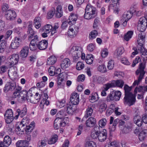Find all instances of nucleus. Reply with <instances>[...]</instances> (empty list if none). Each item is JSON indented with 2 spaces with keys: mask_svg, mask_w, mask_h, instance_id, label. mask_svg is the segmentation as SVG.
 Here are the masks:
<instances>
[{
  "mask_svg": "<svg viewBox=\"0 0 147 147\" xmlns=\"http://www.w3.org/2000/svg\"><path fill=\"white\" fill-rule=\"evenodd\" d=\"M82 50L80 47L73 46L70 49L69 51V54L73 59L74 61L76 62L80 57Z\"/></svg>",
  "mask_w": 147,
  "mask_h": 147,
  "instance_id": "7ed1b4c3",
  "label": "nucleus"
},
{
  "mask_svg": "<svg viewBox=\"0 0 147 147\" xmlns=\"http://www.w3.org/2000/svg\"><path fill=\"white\" fill-rule=\"evenodd\" d=\"M114 63L113 60L109 61L107 65V67L109 70H112L114 67Z\"/></svg>",
  "mask_w": 147,
  "mask_h": 147,
  "instance_id": "680f3d73",
  "label": "nucleus"
},
{
  "mask_svg": "<svg viewBox=\"0 0 147 147\" xmlns=\"http://www.w3.org/2000/svg\"><path fill=\"white\" fill-rule=\"evenodd\" d=\"M124 49L123 47H119L116 50L115 53V55L117 57H118L120 56L124 53Z\"/></svg>",
  "mask_w": 147,
  "mask_h": 147,
  "instance_id": "f704fd0d",
  "label": "nucleus"
},
{
  "mask_svg": "<svg viewBox=\"0 0 147 147\" xmlns=\"http://www.w3.org/2000/svg\"><path fill=\"white\" fill-rule=\"evenodd\" d=\"M11 138L8 136H6L4 138L3 144L5 147H8L11 144Z\"/></svg>",
  "mask_w": 147,
  "mask_h": 147,
  "instance_id": "2f4dec72",
  "label": "nucleus"
},
{
  "mask_svg": "<svg viewBox=\"0 0 147 147\" xmlns=\"http://www.w3.org/2000/svg\"><path fill=\"white\" fill-rule=\"evenodd\" d=\"M145 37L144 35H142L141 34H139L138 35V38L137 40L138 43V48L139 47H141L143 46V44L145 42Z\"/></svg>",
  "mask_w": 147,
  "mask_h": 147,
  "instance_id": "bb28decb",
  "label": "nucleus"
},
{
  "mask_svg": "<svg viewBox=\"0 0 147 147\" xmlns=\"http://www.w3.org/2000/svg\"><path fill=\"white\" fill-rule=\"evenodd\" d=\"M9 63L10 66H13L17 64L19 59V56L18 54H13L9 57Z\"/></svg>",
  "mask_w": 147,
  "mask_h": 147,
  "instance_id": "9b49d317",
  "label": "nucleus"
},
{
  "mask_svg": "<svg viewBox=\"0 0 147 147\" xmlns=\"http://www.w3.org/2000/svg\"><path fill=\"white\" fill-rule=\"evenodd\" d=\"M53 29L52 26L49 24L46 25L43 28V30H45V31L47 33H49L51 32Z\"/></svg>",
  "mask_w": 147,
  "mask_h": 147,
  "instance_id": "de8ad7c7",
  "label": "nucleus"
},
{
  "mask_svg": "<svg viewBox=\"0 0 147 147\" xmlns=\"http://www.w3.org/2000/svg\"><path fill=\"white\" fill-rule=\"evenodd\" d=\"M5 16L7 20L12 21L14 20L16 17V15L15 11L9 9L5 12Z\"/></svg>",
  "mask_w": 147,
  "mask_h": 147,
  "instance_id": "1a4fd4ad",
  "label": "nucleus"
},
{
  "mask_svg": "<svg viewBox=\"0 0 147 147\" xmlns=\"http://www.w3.org/2000/svg\"><path fill=\"white\" fill-rule=\"evenodd\" d=\"M97 15L96 8L90 4L87 5L85 9L84 17L85 19L89 20L95 18Z\"/></svg>",
  "mask_w": 147,
  "mask_h": 147,
  "instance_id": "f03ea898",
  "label": "nucleus"
},
{
  "mask_svg": "<svg viewBox=\"0 0 147 147\" xmlns=\"http://www.w3.org/2000/svg\"><path fill=\"white\" fill-rule=\"evenodd\" d=\"M96 123L95 119L94 117H90L86 122V125L87 127H91L93 126Z\"/></svg>",
  "mask_w": 147,
  "mask_h": 147,
  "instance_id": "a878e982",
  "label": "nucleus"
},
{
  "mask_svg": "<svg viewBox=\"0 0 147 147\" xmlns=\"http://www.w3.org/2000/svg\"><path fill=\"white\" fill-rule=\"evenodd\" d=\"M133 15V13L130 11H126L123 15V25L125 26L127 24V22L131 19Z\"/></svg>",
  "mask_w": 147,
  "mask_h": 147,
  "instance_id": "2eb2a0df",
  "label": "nucleus"
},
{
  "mask_svg": "<svg viewBox=\"0 0 147 147\" xmlns=\"http://www.w3.org/2000/svg\"><path fill=\"white\" fill-rule=\"evenodd\" d=\"M22 42L21 39L18 37H16L14 40H12L11 47L13 49H16L20 45V43Z\"/></svg>",
  "mask_w": 147,
  "mask_h": 147,
  "instance_id": "6ab92c4d",
  "label": "nucleus"
},
{
  "mask_svg": "<svg viewBox=\"0 0 147 147\" xmlns=\"http://www.w3.org/2000/svg\"><path fill=\"white\" fill-rule=\"evenodd\" d=\"M85 147H96V145L94 142L88 141L86 143Z\"/></svg>",
  "mask_w": 147,
  "mask_h": 147,
  "instance_id": "13d9d810",
  "label": "nucleus"
},
{
  "mask_svg": "<svg viewBox=\"0 0 147 147\" xmlns=\"http://www.w3.org/2000/svg\"><path fill=\"white\" fill-rule=\"evenodd\" d=\"M107 131L105 129H103L102 131H100L98 138L99 140L101 142L104 141L107 138Z\"/></svg>",
  "mask_w": 147,
  "mask_h": 147,
  "instance_id": "412c9836",
  "label": "nucleus"
},
{
  "mask_svg": "<svg viewBox=\"0 0 147 147\" xmlns=\"http://www.w3.org/2000/svg\"><path fill=\"white\" fill-rule=\"evenodd\" d=\"M67 124L66 121L62 120L61 119L56 118L55 120L54 123V127L56 129H58L60 127H63Z\"/></svg>",
  "mask_w": 147,
  "mask_h": 147,
  "instance_id": "423d86ee",
  "label": "nucleus"
},
{
  "mask_svg": "<svg viewBox=\"0 0 147 147\" xmlns=\"http://www.w3.org/2000/svg\"><path fill=\"white\" fill-rule=\"evenodd\" d=\"M22 126H20V125L16 126V131L17 132V133L18 134H22V132L24 131V128H21V127Z\"/></svg>",
  "mask_w": 147,
  "mask_h": 147,
  "instance_id": "864d4df0",
  "label": "nucleus"
},
{
  "mask_svg": "<svg viewBox=\"0 0 147 147\" xmlns=\"http://www.w3.org/2000/svg\"><path fill=\"white\" fill-rule=\"evenodd\" d=\"M93 57L92 55H88L86 58V61L87 64H91L93 62Z\"/></svg>",
  "mask_w": 147,
  "mask_h": 147,
  "instance_id": "58836bf2",
  "label": "nucleus"
},
{
  "mask_svg": "<svg viewBox=\"0 0 147 147\" xmlns=\"http://www.w3.org/2000/svg\"><path fill=\"white\" fill-rule=\"evenodd\" d=\"M124 89L125 92L123 101L124 104L129 106L133 105L135 102L136 98L135 95L130 92L131 88L125 85Z\"/></svg>",
  "mask_w": 147,
  "mask_h": 147,
  "instance_id": "f257e3e1",
  "label": "nucleus"
},
{
  "mask_svg": "<svg viewBox=\"0 0 147 147\" xmlns=\"http://www.w3.org/2000/svg\"><path fill=\"white\" fill-rule=\"evenodd\" d=\"M84 64L83 63L78 62L76 65V69L78 70H80L84 68Z\"/></svg>",
  "mask_w": 147,
  "mask_h": 147,
  "instance_id": "338daca9",
  "label": "nucleus"
},
{
  "mask_svg": "<svg viewBox=\"0 0 147 147\" xmlns=\"http://www.w3.org/2000/svg\"><path fill=\"white\" fill-rule=\"evenodd\" d=\"M146 137V133L144 131H141L139 135V139L141 141L144 140Z\"/></svg>",
  "mask_w": 147,
  "mask_h": 147,
  "instance_id": "603ef678",
  "label": "nucleus"
},
{
  "mask_svg": "<svg viewBox=\"0 0 147 147\" xmlns=\"http://www.w3.org/2000/svg\"><path fill=\"white\" fill-rule=\"evenodd\" d=\"M56 69L55 67L53 66L50 67L49 69V72L50 75L51 76H53L56 72Z\"/></svg>",
  "mask_w": 147,
  "mask_h": 147,
  "instance_id": "4d7b16f0",
  "label": "nucleus"
},
{
  "mask_svg": "<svg viewBox=\"0 0 147 147\" xmlns=\"http://www.w3.org/2000/svg\"><path fill=\"white\" fill-rule=\"evenodd\" d=\"M26 92L24 90H23L20 92L15 91L13 93V97L17 98L18 101L21 102H23V96L26 94Z\"/></svg>",
  "mask_w": 147,
  "mask_h": 147,
  "instance_id": "4468645a",
  "label": "nucleus"
},
{
  "mask_svg": "<svg viewBox=\"0 0 147 147\" xmlns=\"http://www.w3.org/2000/svg\"><path fill=\"white\" fill-rule=\"evenodd\" d=\"M147 27V18L145 17L140 18L137 26L138 29L140 31L143 32Z\"/></svg>",
  "mask_w": 147,
  "mask_h": 147,
  "instance_id": "39448f33",
  "label": "nucleus"
},
{
  "mask_svg": "<svg viewBox=\"0 0 147 147\" xmlns=\"http://www.w3.org/2000/svg\"><path fill=\"white\" fill-rule=\"evenodd\" d=\"M93 110L92 108L88 107L87 108L84 117L87 118L90 116L93 113Z\"/></svg>",
  "mask_w": 147,
  "mask_h": 147,
  "instance_id": "37998d69",
  "label": "nucleus"
},
{
  "mask_svg": "<svg viewBox=\"0 0 147 147\" xmlns=\"http://www.w3.org/2000/svg\"><path fill=\"white\" fill-rule=\"evenodd\" d=\"M98 32L96 30L92 31L89 34V38L90 39L92 40L95 38L98 35Z\"/></svg>",
  "mask_w": 147,
  "mask_h": 147,
  "instance_id": "49530a36",
  "label": "nucleus"
},
{
  "mask_svg": "<svg viewBox=\"0 0 147 147\" xmlns=\"http://www.w3.org/2000/svg\"><path fill=\"white\" fill-rule=\"evenodd\" d=\"M141 60L139 56L136 57L135 59L133 60L132 64V66L134 67L136 64L138 63Z\"/></svg>",
  "mask_w": 147,
  "mask_h": 147,
  "instance_id": "69168bd1",
  "label": "nucleus"
},
{
  "mask_svg": "<svg viewBox=\"0 0 147 147\" xmlns=\"http://www.w3.org/2000/svg\"><path fill=\"white\" fill-rule=\"evenodd\" d=\"M57 140V136H55L50 139L48 141V143L50 144H54L56 142Z\"/></svg>",
  "mask_w": 147,
  "mask_h": 147,
  "instance_id": "bf43d9fd",
  "label": "nucleus"
},
{
  "mask_svg": "<svg viewBox=\"0 0 147 147\" xmlns=\"http://www.w3.org/2000/svg\"><path fill=\"white\" fill-rule=\"evenodd\" d=\"M17 68L16 67L10 68L8 71V74L10 78L14 80L18 78V75L17 72Z\"/></svg>",
  "mask_w": 147,
  "mask_h": 147,
  "instance_id": "0eeeda50",
  "label": "nucleus"
},
{
  "mask_svg": "<svg viewBox=\"0 0 147 147\" xmlns=\"http://www.w3.org/2000/svg\"><path fill=\"white\" fill-rule=\"evenodd\" d=\"M110 3L111 4L109 6V9H111L112 8V7L118 3L119 0H111Z\"/></svg>",
  "mask_w": 147,
  "mask_h": 147,
  "instance_id": "0e129e2a",
  "label": "nucleus"
},
{
  "mask_svg": "<svg viewBox=\"0 0 147 147\" xmlns=\"http://www.w3.org/2000/svg\"><path fill=\"white\" fill-rule=\"evenodd\" d=\"M70 100L72 105H78L79 102V95L76 92H73L71 95Z\"/></svg>",
  "mask_w": 147,
  "mask_h": 147,
  "instance_id": "ddd939ff",
  "label": "nucleus"
},
{
  "mask_svg": "<svg viewBox=\"0 0 147 147\" xmlns=\"http://www.w3.org/2000/svg\"><path fill=\"white\" fill-rule=\"evenodd\" d=\"M145 68V64L143 63H141L140 64L138 69L136 71V75H139L138 77V80L134 81L133 84L134 86L139 84L143 79L145 72L144 71Z\"/></svg>",
  "mask_w": 147,
  "mask_h": 147,
  "instance_id": "20e7f679",
  "label": "nucleus"
},
{
  "mask_svg": "<svg viewBox=\"0 0 147 147\" xmlns=\"http://www.w3.org/2000/svg\"><path fill=\"white\" fill-rule=\"evenodd\" d=\"M42 99L41 100L39 106V109L42 111L44 109V106L45 104L46 105H48L50 103L48 99V96L47 93H44L42 95Z\"/></svg>",
  "mask_w": 147,
  "mask_h": 147,
  "instance_id": "9d476101",
  "label": "nucleus"
},
{
  "mask_svg": "<svg viewBox=\"0 0 147 147\" xmlns=\"http://www.w3.org/2000/svg\"><path fill=\"white\" fill-rule=\"evenodd\" d=\"M70 65V61L68 58L63 59L61 64V68L63 69H66Z\"/></svg>",
  "mask_w": 147,
  "mask_h": 147,
  "instance_id": "4be33fe9",
  "label": "nucleus"
},
{
  "mask_svg": "<svg viewBox=\"0 0 147 147\" xmlns=\"http://www.w3.org/2000/svg\"><path fill=\"white\" fill-rule=\"evenodd\" d=\"M106 100L107 102H109L115 100V99L113 95V92H111L108 95L107 98Z\"/></svg>",
  "mask_w": 147,
  "mask_h": 147,
  "instance_id": "09e8293b",
  "label": "nucleus"
},
{
  "mask_svg": "<svg viewBox=\"0 0 147 147\" xmlns=\"http://www.w3.org/2000/svg\"><path fill=\"white\" fill-rule=\"evenodd\" d=\"M100 131V127L98 126H96L94 128V131L92 133L91 136L93 139L98 138Z\"/></svg>",
  "mask_w": 147,
  "mask_h": 147,
  "instance_id": "7c9ffc66",
  "label": "nucleus"
},
{
  "mask_svg": "<svg viewBox=\"0 0 147 147\" xmlns=\"http://www.w3.org/2000/svg\"><path fill=\"white\" fill-rule=\"evenodd\" d=\"M56 61L57 58L55 56H51L48 58L47 64L49 65H53L55 63Z\"/></svg>",
  "mask_w": 147,
  "mask_h": 147,
  "instance_id": "473e14b6",
  "label": "nucleus"
},
{
  "mask_svg": "<svg viewBox=\"0 0 147 147\" xmlns=\"http://www.w3.org/2000/svg\"><path fill=\"white\" fill-rule=\"evenodd\" d=\"M107 121L105 118H102L98 122L99 127H103L106 125Z\"/></svg>",
  "mask_w": 147,
  "mask_h": 147,
  "instance_id": "c03bdc74",
  "label": "nucleus"
},
{
  "mask_svg": "<svg viewBox=\"0 0 147 147\" xmlns=\"http://www.w3.org/2000/svg\"><path fill=\"white\" fill-rule=\"evenodd\" d=\"M35 123L34 121L32 122L28 126H27L25 125V124H23L22 122L20 124V125L22 126L21 128H24V131L28 133L29 132L31 131L33 129L34 127Z\"/></svg>",
  "mask_w": 147,
  "mask_h": 147,
  "instance_id": "dca6fc26",
  "label": "nucleus"
},
{
  "mask_svg": "<svg viewBox=\"0 0 147 147\" xmlns=\"http://www.w3.org/2000/svg\"><path fill=\"white\" fill-rule=\"evenodd\" d=\"M26 92V94L25 95H24L23 98L22 99L23 100V102L25 100H27L28 101V98L31 97V96L32 95V92H34V91H36V88L35 87H33L30 88L28 92L26 90H24Z\"/></svg>",
  "mask_w": 147,
  "mask_h": 147,
  "instance_id": "a211bd4d",
  "label": "nucleus"
},
{
  "mask_svg": "<svg viewBox=\"0 0 147 147\" xmlns=\"http://www.w3.org/2000/svg\"><path fill=\"white\" fill-rule=\"evenodd\" d=\"M138 50L140 51L141 52V56L144 60H147V51L144 47H138Z\"/></svg>",
  "mask_w": 147,
  "mask_h": 147,
  "instance_id": "c756f323",
  "label": "nucleus"
},
{
  "mask_svg": "<svg viewBox=\"0 0 147 147\" xmlns=\"http://www.w3.org/2000/svg\"><path fill=\"white\" fill-rule=\"evenodd\" d=\"M48 45V42L47 41L43 40L39 42L37 45V47L41 50H43L46 49Z\"/></svg>",
  "mask_w": 147,
  "mask_h": 147,
  "instance_id": "b1692460",
  "label": "nucleus"
},
{
  "mask_svg": "<svg viewBox=\"0 0 147 147\" xmlns=\"http://www.w3.org/2000/svg\"><path fill=\"white\" fill-rule=\"evenodd\" d=\"M78 18V15L76 13H71L69 16V22H72V24H74Z\"/></svg>",
  "mask_w": 147,
  "mask_h": 147,
  "instance_id": "4c0bfd02",
  "label": "nucleus"
},
{
  "mask_svg": "<svg viewBox=\"0 0 147 147\" xmlns=\"http://www.w3.org/2000/svg\"><path fill=\"white\" fill-rule=\"evenodd\" d=\"M62 74H59L58 75V82L57 83V86L59 88H61L63 84V82L64 80V77H62Z\"/></svg>",
  "mask_w": 147,
  "mask_h": 147,
  "instance_id": "c9c22d12",
  "label": "nucleus"
},
{
  "mask_svg": "<svg viewBox=\"0 0 147 147\" xmlns=\"http://www.w3.org/2000/svg\"><path fill=\"white\" fill-rule=\"evenodd\" d=\"M67 115V112L64 109H61L60 111L57 114V118L61 119L62 120H65L68 123V121L67 119H68V117H64Z\"/></svg>",
  "mask_w": 147,
  "mask_h": 147,
  "instance_id": "aec40b11",
  "label": "nucleus"
},
{
  "mask_svg": "<svg viewBox=\"0 0 147 147\" xmlns=\"http://www.w3.org/2000/svg\"><path fill=\"white\" fill-rule=\"evenodd\" d=\"M6 43L5 40H0V53L3 52L4 49L6 48Z\"/></svg>",
  "mask_w": 147,
  "mask_h": 147,
  "instance_id": "79ce46f5",
  "label": "nucleus"
},
{
  "mask_svg": "<svg viewBox=\"0 0 147 147\" xmlns=\"http://www.w3.org/2000/svg\"><path fill=\"white\" fill-rule=\"evenodd\" d=\"M144 86H140L136 87L135 89L134 92L135 94L138 91L139 92H145V90L144 88Z\"/></svg>",
  "mask_w": 147,
  "mask_h": 147,
  "instance_id": "e2e57ef3",
  "label": "nucleus"
},
{
  "mask_svg": "<svg viewBox=\"0 0 147 147\" xmlns=\"http://www.w3.org/2000/svg\"><path fill=\"white\" fill-rule=\"evenodd\" d=\"M124 82L121 80H117L115 82V84L118 87L122 88L124 84Z\"/></svg>",
  "mask_w": 147,
  "mask_h": 147,
  "instance_id": "052dcab7",
  "label": "nucleus"
},
{
  "mask_svg": "<svg viewBox=\"0 0 147 147\" xmlns=\"http://www.w3.org/2000/svg\"><path fill=\"white\" fill-rule=\"evenodd\" d=\"M16 87V85L15 82H7L5 85L3 89V91L5 92H7L8 91H12Z\"/></svg>",
  "mask_w": 147,
  "mask_h": 147,
  "instance_id": "f8f14e48",
  "label": "nucleus"
},
{
  "mask_svg": "<svg viewBox=\"0 0 147 147\" xmlns=\"http://www.w3.org/2000/svg\"><path fill=\"white\" fill-rule=\"evenodd\" d=\"M55 14V9L54 8L52 9L47 13V18L48 19L52 18Z\"/></svg>",
  "mask_w": 147,
  "mask_h": 147,
  "instance_id": "3c124183",
  "label": "nucleus"
},
{
  "mask_svg": "<svg viewBox=\"0 0 147 147\" xmlns=\"http://www.w3.org/2000/svg\"><path fill=\"white\" fill-rule=\"evenodd\" d=\"M29 51V48L28 46H25L23 47L20 51V56L23 58H25L27 56Z\"/></svg>",
  "mask_w": 147,
  "mask_h": 147,
  "instance_id": "cd10ccee",
  "label": "nucleus"
},
{
  "mask_svg": "<svg viewBox=\"0 0 147 147\" xmlns=\"http://www.w3.org/2000/svg\"><path fill=\"white\" fill-rule=\"evenodd\" d=\"M55 14L56 17L58 18H59L63 15V11L62 7L61 5H58L56 8Z\"/></svg>",
  "mask_w": 147,
  "mask_h": 147,
  "instance_id": "c85d7f7f",
  "label": "nucleus"
},
{
  "mask_svg": "<svg viewBox=\"0 0 147 147\" xmlns=\"http://www.w3.org/2000/svg\"><path fill=\"white\" fill-rule=\"evenodd\" d=\"M75 107L73 105H67V113L69 115H72L76 110Z\"/></svg>",
  "mask_w": 147,
  "mask_h": 147,
  "instance_id": "72a5a7b5",
  "label": "nucleus"
},
{
  "mask_svg": "<svg viewBox=\"0 0 147 147\" xmlns=\"http://www.w3.org/2000/svg\"><path fill=\"white\" fill-rule=\"evenodd\" d=\"M113 95L115 99V101L119 100L121 95V93L119 91H113Z\"/></svg>",
  "mask_w": 147,
  "mask_h": 147,
  "instance_id": "a19ab883",
  "label": "nucleus"
},
{
  "mask_svg": "<svg viewBox=\"0 0 147 147\" xmlns=\"http://www.w3.org/2000/svg\"><path fill=\"white\" fill-rule=\"evenodd\" d=\"M133 121L134 123L139 127L141 126L143 123L141 117L138 115H136L134 116Z\"/></svg>",
  "mask_w": 147,
  "mask_h": 147,
  "instance_id": "393cba45",
  "label": "nucleus"
},
{
  "mask_svg": "<svg viewBox=\"0 0 147 147\" xmlns=\"http://www.w3.org/2000/svg\"><path fill=\"white\" fill-rule=\"evenodd\" d=\"M97 69L99 72L102 73H105L107 72L106 68L105 65L104 64H102L99 66Z\"/></svg>",
  "mask_w": 147,
  "mask_h": 147,
  "instance_id": "8fccbe9b",
  "label": "nucleus"
},
{
  "mask_svg": "<svg viewBox=\"0 0 147 147\" xmlns=\"http://www.w3.org/2000/svg\"><path fill=\"white\" fill-rule=\"evenodd\" d=\"M100 23V20L99 18H96L94 20L93 24V28H96Z\"/></svg>",
  "mask_w": 147,
  "mask_h": 147,
  "instance_id": "5fc2aeb1",
  "label": "nucleus"
},
{
  "mask_svg": "<svg viewBox=\"0 0 147 147\" xmlns=\"http://www.w3.org/2000/svg\"><path fill=\"white\" fill-rule=\"evenodd\" d=\"M115 86V84L112 83H108L104 85L103 88L104 89L107 91L110 88Z\"/></svg>",
  "mask_w": 147,
  "mask_h": 147,
  "instance_id": "6e6d98bb",
  "label": "nucleus"
},
{
  "mask_svg": "<svg viewBox=\"0 0 147 147\" xmlns=\"http://www.w3.org/2000/svg\"><path fill=\"white\" fill-rule=\"evenodd\" d=\"M17 113H18V115L21 117H22L25 116L27 112V109L26 107H24L21 111L20 109L17 110Z\"/></svg>",
  "mask_w": 147,
  "mask_h": 147,
  "instance_id": "e433bc0d",
  "label": "nucleus"
},
{
  "mask_svg": "<svg viewBox=\"0 0 147 147\" xmlns=\"http://www.w3.org/2000/svg\"><path fill=\"white\" fill-rule=\"evenodd\" d=\"M133 34V31H128L124 36V39L126 41H129L131 38Z\"/></svg>",
  "mask_w": 147,
  "mask_h": 147,
  "instance_id": "ea45409f",
  "label": "nucleus"
},
{
  "mask_svg": "<svg viewBox=\"0 0 147 147\" xmlns=\"http://www.w3.org/2000/svg\"><path fill=\"white\" fill-rule=\"evenodd\" d=\"M30 49L32 51H35L37 49V37L34 36V38L30 41L29 45Z\"/></svg>",
  "mask_w": 147,
  "mask_h": 147,
  "instance_id": "5701e85b",
  "label": "nucleus"
},
{
  "mask_svg": "<svg viewBox=\"0 0 147 147\" xmlns=\"http://www.w3.org/2000/svg\"><path fill=\"white\" fill-rule=\"evenodd\" d=\"M8 68L5 65H3L0 67V74H2L5 72L7 70Z\"/></svg>",
  "mask_w": 147,
  "mask_h": 147,
  "instance_id": "774afa93",
  "label": "nucleus"
},
{
  "mask_svg": "<svg viewBox=\"0 0 147 147\" xmlns=\"http://www.w3.org/2000/svg\"><path fill=\"white\" fill-rule=\"evenodd\" d=\"M78 27L74 25H72L69 26L68 34L71 36H75L77 34L78 31Z\"/></svg>",
  "mask_w": 147,
  "mask_h": 147,
  "instance_id": "f3484780",
  "label": "nucleus"
},
{
  "mask_svg": "<svg viewBox=\"0 0 147 147\" xmlns=\"http://www.w3.org/2000/svg\"><path fill=\"white\" fill-rule=\"evenodd\" d=\"M31 27V25H29L28 27V30L27 32L28 34V36L29 38H31L34 34V32L32 28Z\"/></svg>",
  "mask_w": 147,
  "mask_h": 147,
  "instance_id": "a18cd8bd",
  "label": "nucleus"
},
{
  "mask_svg": "<svg viewBox=\"0 0 147 147\" xmlns=\"http://www.w3.org/2000/svg\"><path fill=\"white\" fill-rule=\"evenodd\" d=\"M5 122L8 124L11 123L13 120V114L11 109H8L4 114Z\"/></svg>",
  "mask_w": 147,
  "mask_h": 147,
  "instance_id": "6e6552de",
  "label": "nucleus"
}]
</instances>
